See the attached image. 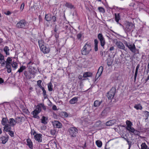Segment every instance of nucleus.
Returning <instances> with one entry per match:
<instances>
[{
	"label": "nucleus",
	"mask_w": 149,
	"mask_h": 149,
	"mask_svg": "<svg viewBox=\"0 0 149 149\" xmlns=\"http://www.w3.org/2000/svg\"><path fill=\"white\" fill-rule=\"evenodd\" d=\"M6 68L7 69V71L8 73H10L11 72V65L10 64H6Z\"/></svg>",
	"instance_id": "obj_35"
},
{
	"label": "nucleus",
	"mask_w": 149,
	"mask_h": 149,
	"mask_svg": "<svg viewBox=\"0 0 149 149\" xmlns=\"http://www.w3.org/2000/svg\"><path fill=\"white\" fill-rule=\"evenodd\" d=\"M65 6L71 9L74 8V6L73 5H72L71 3L68 2H66L65 3Z\"/></svg>",
	"instance_id": "obj_30"
},
{
	"label": "nucleus",
	"mask_w": 149,
	"mask_h": 149,
	"mask_svg": "<svg viewBox=\"0 0 149 149\" xmlns=\"http://www.w3.org/2000/svg\"><path fill=\"white\" fill-rule=\"evenodd\" d=\"M11 125L9 124H8L5 125L3 127V132H8V131L11 130Z\"/></svg>",
	"instance_id": "obj_16"
},
{
	"label": "nucleus",
	"mask_w": 149,
	"mask_h": 149,
	"mask_svg": "<svg viewBox=\"0 0 149 149\" xmlns=\"http://www.w3.org/2000/svg\"><path fill=\"white\" fill-rule=\"evenodd\" d=\"M10 49L9 47L7 46L5 47L3 49V51L6 55H8L10 54L9 51Z\"/></svg>",
	"instance_id": "obj_29"
},
{
	"label": "nucleus",
	"mask_w": 149,
	"mask_h": 149,
	"mask_svg": "<svg viewBox=\"0 0 149 149\" xmlns=\"http://www.w3.org/2000/svg\"><path fill=\"white\" fill-rule=\"evenodd\" d=\"M8 123L11 126L14 127L16 124L15 120L13 118H10L9 120Z\"/></svg>",
	"instance_id": "obj_23"
},
{
	"label": "nucleus",
	"mask_w": 149,
	"mask_h": 149,
	"mask_svg": "<svg viewBox=\"0 0 149 149\" xmlns=\"http://www.w3.org/2000/svg\"><path fill=\"white\" fill-rule=\"evenodd\" d=\"M114 15L116 21L117 23H118L120 17V13H118L117 14L115 13L114 14Z\"/></svg>",
	"instance_id": "obj_31"
},
{
	"label": "nucleus",
	"mask_w": 149,
	"mask_h": 149,
	"mask_svg": "<svg viewBox=\"0 0 149 149\" xmlns=\"http://www.w3.org/2000/svg\"><path fill=\"white\" fill-rule=\"evenodd\" d=\"M62 113L63 114V117H64V118L68 117V115L67 112L65 111H62Z\"/></svg>",
	"instance_id": "obj_51"
},
{
	"label": "nucleus",
	"mask_w": 149,
	"mask_h": 149,
	"mask_svg": "<svg viewBox=\"0 0 149 149\" xmlns=\"http://www.w3.org/2000/svg\"><path fill=\"white\" fill-rule=\"evenodd\" d=\"M9 120H8L7 117L6 118H3L1 121V124L2 125L4 126L8 123Z\"/></svg>",
	"instance_id": "obj_22"
},
{
	"label": "nucleus",
	"mask_w": 149,
	"mask_h": 149,
	"mask_svg": "<svg viewBox=\"0 0 149 149\" xmlns=\"http://www.w3.org/2000/svg\"><path fill=\"white\" fill-rule=\"evenodd\" d=\"M94 49L95 52L98 50V45H94Z\"/></svg>",
	"instance_id": "obj_59"
},
{
	"label": "nucleus",
	"mask_w": 149,
	"mask_h": 149,
	"mask_svg": "<svg viewBox=\"0 0 149 149\" xmlns=\"http://www.w3.org/2000/svg\"><path fill=\"white\" fill-rule=\"evenodd\" d=\"M45 19L47 21H52V23L55 24V21H56V17L55 16H52L51 14H46Z\"/></svg>",
	"instance_id": "obj_8"
},
{
	"label": "nucleus",
	"mask_w": 149,
	"mask_h": 149,
	"mask_svg": "<svg viewBox=\"0 0 149 149\" xmlns=\"http://www.w3.org/2000/svg\"><path fill=\"white\" fill-rule=\"evenodd\" d=\"M39 113L40 112L36 110H34L31 113L33 114L34 118L39 119L40 118V117L38 115Z\"/></svg>",
	"instance_id": "obj_18"
},
{
	"label": "nucleus",
	"mask_w": 149,
	"mask_h": 149,
	"mask_svg": "<svg viewBox=\"0 0 149 149\" xmlns=\"http://www.w3.org/2000/svg\"><path fill=\"white\" fill-rule=\"evenodd\" d=\"M120 74L118 73H116L115 79L116 80H118L119 79Z\"/></svg>",
	"instance_id": "obj_49"
},
{
	"label": "nucleus",
	"mask_w": 149,
	"mask_h": 149,
	"mask_svg": "<svg viewBox=\"0 0 149 149\" xmlns=\"http://www.w3.org/2000/svg\"><path fill=\"white\" fill-rule=\"evenodd\" d=\"M8 132H9L8 134L11 137H13L14 136V133L13 131L10 130L9 131H8Z\"/></svg>",
	"instance_id": "obj_50"
},
{
	"label": "nucleus",
	"mask_w": 149,
	"mask_h": 149,
	"mask_svg": "<svg viewBox=\"0 0 149 149\" xmlns=\"http://www.w3.org/2000/svg\"><path fill=\"white\" fill-rule=\"evenodd\" d=\"M39 47L41 52L44 54L48 53L50 51V49L48 45H46L42 40L38 41Z\"/></svg>",
	"instance_id": "obj_1"
},
{
	"label": "nucleus",
	"mask_w": 149,
	"mask_h": 149,
	"mask_svg": "<svg viewBox=\"0 0 149 149\" xmlns=\"http://www.w3.org/2000/svg\"><path fill=\"white\" fill-rule=\"evenodd\" d=\"M107 65L108 66H111L113 62V60L112 59H109L107 60Z\"/></svg>",
	"instance_id": "obj_36"
},
{
	"label": "nucleus",
	"mask_w": 149,
	"mask_h": 149,
	"mask_svg": "<svg viewBox=\"0 0 149 149\" xmlns=\"http://www.w3.org/2000/svg\"><path fill=\"white\" fill-rule=\"evenodd\" d=\"M50 132L52 135H54L55 134L56 130L55 129L53 130H51Z\"/></svg>",
	"instance_id": "obj_57"
},
{
	"label": "nucleus",
	"mask_w": 149,
	"mask_h": 149,
	"mask_svg": "<svg viewBox=\"0 0 149 149\" xmlns=\"http://www.w3.org/2000/svg\"><path fill=\"white\" fill-rule=\"evenodd\" d=\"M135 135H139V132L137 130H135L134 132L133 133Z\"/></svg>",
	"instance_id": "obj_53"
},
{
	"label": "nucleus",
	"mask_w": 149,
	"mask_h": 149,
	"mask_svg": "<svg viewBox=\"0 0 149 149\" xmlns=\"http://www.w3.org/2000/svg\"><path fill=\"white\" fill-rule=\"evenodd\" d=\"M126 141H127L129 145V146L128 149H130V148L131 146L132 142L131 141H129L128 139H127Z\"/></svg>",
	"instance_id": "obj_52"
},
{
	"label": "nucleus",
	"mask_w": 149,
	"mask_h": 149,
	"mask_svg": "<svg viewBox=\"0 0 149 149\" xmlns=\"http://www.w3.org/2000/svg\"><path fill=\"white\" fill-rule=\"evenodd\" d=\"M135 130V129L133 127H131L128 129L127 130L129 131V132H131L132 133H133L134 132V131Z\"/></svg>",
	"instance_id": "obj_48"
},
{
	"label": "nucleus",
	"mask_w": 149,
	"mask_h": 149,
	"mask_svg": "<svg viewBox=\"0 0 149 149\" xmlns=\"http://www.w3.org/2000/svg\"><path fill=\"white\" fill-rule=\"evenodd\" d=\"M78 98V97H74L69 101V103L71 104H75L77 102Z\"/></svg>",
	"instance_id": "obj_17"
},
{
	"label": "nucleus",
	"mask_w": 149,
	"mask_h": 149,
	"mask_svg": "<svg viewBox=\"0 0 149 149\" xmlns=\"http://www.w3.org/2000/svg\"><path fill=\"white\" fill-rule=\"evenodd\" d=\"M92 75V73L89 72H87L84 73L83 76L84 77H91Z\"/></svg>",
	"instance_id": "obj_32"
},
{
	"label": "nucleus",
	"mask_w": 149,
	"mask_h": 149,
	"mask_svg": "<svg viewBox=\"0 0 149 149\" xmlns=\"http://www.w3.org/2000/svg\"><path fill=\"white\" fill-rule=\"evenodd\" d=\"M124 43L132 53L135 54L137 52L138 53L139 52V49L136 48L135 45L134 43L131 42H128L125 41H124Z\"/></svg>",
	"instance_id": "obj_4"
},
{
	"label": "nucleus",
	"mask_w": 149,
	"mask_h": 149,
	"mask_svg": "<svg viewBox=\"0 0 149 149\" xmlns=\"http://www.w3.org/2000/svg\"><path fill=\"white\" fill-rule=\"evenodd\" d=\"M102 123L101 121L99 120L97 121L95 124V126L96 127H102Z\"/></svg>",
	"instance_id": "obj_39"
},
{
	"label": "nucleus",
	"mask_w": 149,
	"mask_h": 149,
	"mask_svg": "<svg viewBox=\"0 0 149 149\" xmlns=\"http://www.w3.org/2000/svg\"><path fill=\"white\" fill-rule=\"evenodd\" d=\"M134 108L137 110H141L143 109L142 106L140 104H135L134 106Z\"/></svg>",
	"instance_id": "obj_28"
},
{
	"label": "nucleus",
	"mask_w": 149,
	"mask_h": 149,
	"mask_svg": "<svg viewBox=\"0 0 149 149\" xmlns=\"http://www.w3.org/2000/svg\"><path fill=\"white\" fill-rule=\"evenodd\" d=\"M97 37L100 41L101 46L102 47L103 49H104V46L106 42L105 39L102 34L101 33L98 34L97 36Z\"/></svg>",
	"instance_id": "obj_10"
},
{
	"label": "nucleus",
	"mask_w": 149,
	"mask_h": 149,
	"mask_svg": "<svg viewBox=\"0 0 149 149\" xmlns=\"http://www.w3.org/2000/svg\"><path fill=\"white\" fill-rule=\"evenodd\" d=\"M28 22L24 19L20 20L16 24V27L18 29H26L29 28Z\"/></svg>",
	"instance_id": "obj_3"
},
{
	"label": "nucleus",
	"mask_w": 149,
	"mask_h": 149,
	"mask_svg": "<svg viewBox=\"0 0 149 149\" xmlns=\"http://www.w3.org/2000/svg\"><path fill=\"white\" fill-rule=\"evenodd\" d=\"M24 3H23L22 4L21 6H20V9L22 10L24 7Z\"/></svg>",
	"instance_id": "obj_61"
},
{
	"label": "nucleus",
	"mask_w": 149,
	"mask_h": 149,
	"mask_svg": "<svg viewBox=\"0 0 149 149\" xmlns=\"http://www.w3.org/2000/svg\"><path fill=\"white\" fill-rule=\"evenodd\" d=\"M24 77L27 79H29L31 78L32 76L33 75L32 73L30 71H24L23 73Z\"/></svg>",
	"instance_id": "obj_11"
},
{
	"label": "nucleus",
	"mask_w": 149,
	"mask_h": 149,
	"mask_svg": "<svg viewBox=\"0 0 149 149\" xmlns=\"http://www.w3.org/2000/svg\"><path fill=\"white\" fill-rule=\"evenodd\" d=\"M27 145L31 149H33V143L30 139L28 138L26 139Z\"/></svg>",
	"instance_id": "obj_21"
},
{
	"label": "nucleus",
	"mask_w": 149,
	"mask_h": 149,
	"mask_svg": "<svg viewBox=\"0 0 149 149\" xmlns=\"http://www.w3.org/2000/svg\"><path fill=\"white\" fill-rule=\"evenodd\" d=\"M42 80H39L37 81V85L38 86L39 85L41 84L42 83Z\"/></svg>",
	"instance_id": "obj_63"
},
{
	"label": "nucleus",
	"mask_w": 149,
	"mask_h": 149,
	"mask_svg": "<svg viewBox=\"0 0 149 149\" xmlns=\"http://www.w3.org/2000/svg\"><path fill=\"white\" fill-rule=\"evenodd\" d=\"M36 109L35 110H36L39 112H40L42 110L41 106L40 105V104H39L37 106H36Z\"/></svg>",
	"instance_id": "obj_38"
},
{
	"label": "nucleus",
	"mask_w": 149,
	"mask_h": 149,
	"mask_svg": "<svg viewBox=\"0 0 149 149\" xmlns=\"http://www.w3.org/2000/svg\"><path fill=\"white\" fill-rule=\"evenodd\" d=\"M82 36V34L81 33V32L79 33L77 35V38L80 40H81V37Z\"/></svg>",
	"instance_id": "obj_47"
},
{
	"label": "nucleus",
	"mask_w": 149,
	"mask_h": 149,
	"mask_svg": "<svg viewBox=\"0 0 149 149\" xmlns=\"http://www.w3.org/2000/svg\"><path fill=\"white\" fill-rule=\"evenodd\" d=\"M138 73L135 72L134 75V81H136V78L137 75Z\"/></svg>",
	"instance_id": "obj_60"
},
{
	"label": "nucleus",
	"mask_w": 149,
	"mask_h": 149,
	"mask_svg": "<svg viewBox=\"0 0 149 149\" xmlns=\"http://www.w3.org/2000/svg\"><path fill=\"white\" fill-rule=\"evenodd\" d=\"M127 124V127H126V130L131 127L132 125V123L130 121L127 120L126 121Z\"/></svg>",
	"instance_id": "obj_33"
},
{
	"label": "nucleus",
	"mask_w": 149,
	"mask_h": 149,
	"mask_svg": "<svg viewBox=\"0 0 149 149\" xmlns=\"http://www.w3.org/2000/svg\"><path fill=\"white\" fill-rule=\"evenodd\" d=\"M111 109V107H105L101 113L100 114L101 116L103 117L106 116L108 113L110 112Z\"/></svg>",
	"instance_id": "obj_12"
},
{
	"label": "nucleus",
	"mask_w": 149,
	"mask_h": 149,
	"mask_svg": "<svg viewBox=\"0 0 149 149\" xmlns=\"http://www.w3.org/2000/svg\"><path fill=\"white\" fill-rule=\"evenodd\" d=\"M0 60H1V61L4 60V56L1 53H0Z\"/></svg>",
	"instance_id": "obj_56"
},
{
	"label": "nucleus",
	"mask_w": 149,
	"mask_h": 149,
	"mask_svg": "<svg viewBox=\"0 0 149 149\" xmlns=\"http://www.w3.org/2000/svg\"><path fill=\"white\" fill-rule=\"evenodd\" d=\"M42 93L44 97H45L47 96V95L46 94V91L44 88L43 89H42Z\"/></svg>",
	"instance_id": "obj_54"
},
{
	"label": "nucleus",
	"mask_w": 149,
	"mask_h": 149,
	"mask_svg": "<svg viewBox=\"0 0 149 149\" xmlns=\"http://www.w3.org/2000/svg\"><path fill=\"white\" fill-rule=\"evenodd\" d=\"M94 45H98L99 42L97 39H95L94 40Z\"/></svg>",
	"instance_id": "obj_62"
},
{
	"label": "nucleus",
	"mask_w": 149,
	"mask_h": 149,
	"mask_svg": "<svg viewBox=\"0 0 149 149\" xmlns=\"http://www.w3.org/2000/svg\"><path fill=\"white\" fill-rule=\"evenodd\" d=\"M34 139L39 143L42 142V135L41 134H36L34 135Z\"/></svg>",
	"instance_id": "obj_13"
},
{
	"label": "nucleus",
	"mask_w": 149,
	"mask_h": 149,
	"mask_svg": "<svg viewBox=\"0 0 149 149\" xmlns=\"http://www.w3.org/2000/svg\"><path fill=\"white\" fill-rule=\"evenodd\" d=\"M40 105L41 106V107H42L44 110L45 111L46 110V107L45 106L44 104L42 103H40Z\"/></svg>",
	"instance_id": "obj_55"
},
{
	"label": "nucleus",
	"mask_w": 149,
	"mask_h": 149,
	"mask_svg": "<svg viewBox=\"0 0 149 149\" xmlns=\"http://www.w3.org/2000/svg\"><path fill=\"white\" fill-rule=\"evenodd\" d=\"M123 28L126 33L132 32L134 28V25L132 22H127L125 24V26H123Z\"/></svg>",
	"instance_id": "obj_5"
},
{
	"label": "nucleus",
	"mask_w": 149,
	"mask_h": 149,
	"mask_svg": "<svg viewBox=\"0 0 149 149\" xmlns=\"http://www.w3.org/2000/svg\"><path fill=\"white\" fill-rule=\"evenodd\" d=\"M26 69V67L25 66L22 65L20 66L19 69L18 70L17 73L19 72V75L21 73L23 72V71Z\"/></svg>",
	"instance_id": "obj_27"
},
{
	"label": "nucleus",
	"mask_w": 149,
	"mask_h": 149,
	"mask_svg": "<svg viewBox=\"0 0 149 149\" xmlns=\"http://www.w3.org/2000/svg\"><path fill=\"white\" fill-rule=\"evenodd\" d=\"M116 123L115 120H111L107 122L106 123V125L107 126H112Z\"/></svg>",
	"instance_id": "obj_25"
},
{
	"label": "nucleus",
	"mask_w": 149,
	"mask_h": 149,
	"mask_svg": "<svg viewBox=\"0 0 149 149\" xmlns=\"http://www.w3.org/2000/svg\"><path fill=\"white\" fill-rule=\"evenodd\" d=\"M63 27L64 28H65L66 29L67 32L68 33H70L71 32V31L73 29H74L75 31H76V30L74 29V28L72 27L69 24H67L65 26H63Z\"/></svg>",
	"instance_id": "obj_14"
},
{
	"label": "nucleus",
	"mask_w": 149,
	"mask_h": 149,
	"mask_svg": "<svg viewBox=\"0 0 149 149\" xmlns=\"http://www.w3.org/2000/svg\"><path fill=\"white\" fill-rule=\"evenodd\" d=\"M148 68L146 70V72L147 73H148L149 72V62L147 65Z\"/></svg>",
	"instance_id": "obj_64"
},
{
	"label": "nucleus",
	"mask_w": 149,
	"mask_h": 149,
	"mask_svg": "<svg viewBox=\"0 0 149 149\" xmlns=\"http://www.w3.org/2000/svg\"><path fill=\"white\" fill-rule=\"evenodd\" d=\"M96 143L97 146L99 148H100L102 145V141L100 140H97L96 141Z\"/></svg>",
	"instance_id": "obj_40"
},
{
	"label": "nucleus",
	"mask_w": 149,
	"mask_h": 149,
	"mask_svg": "<svg viewBox=\"0 0 149 149\" xmlns=\"http://www.w3.org/2000/svg\"><path fill=\"white\" fill-rule=\"evenodd\" d=\"M141 149H148L147 146L145 143H142L141 145Z\"/></svg>",
	"instance_id": "obj_41"
},
{
	"label": "nucleus",
	"mask_w": 149,
	"mask_h": 149,
	"mask_svg": "<svg viewBox=\"0 0 149 149\" xmlns=\"http://www.w3.org/2000/svg\"><path fill=\"white\" fill-rule=\"evenodd\" d=\"M56 40V34L55 33L54 36H52L50 38V45H53L55 43V41Z\"/></svg>",
	"instance_id": "obj_20"
},
{
	"label": "nucleus",
	"mask_w": 149,
	"mask_h": 149,
	"mask_svg": "<svg viewBox=\"0 0 149 149\" xmlns=\"http://www.w3.org/2000/svg\"><path fill=\"white\" fill-rule=\"evenodd\" d=\"M48 118L47 117L43 116L42 117L41 119V122L45 124L46 125L47 124L48 122Z\"/></svg>",
	"instance_id": "obj_26"
},
{
	"label": "nucleus",
	"mask_w": 149,
	"mask_h": 149,
	"mask_svg": "<svg viewBox=\"0 0 149 149\" xmlns=\"http://www.w3.org/2000/svg\"><path fill=\"white\" fill-rule=\"evenodd\" d=\"M11 65H12V67L14 68V70H15L17 67V63L16 62H15L14 61L10 64Z\"/></svg>",
	"instance_id": "obj_37"
},
{
	"label": "nucleus",
	"mask_w": 149,
	"mask_h": 149,
	"mask_svg": "<svg viewBox=\"0 0 149 149\" xmlns=\"http://www.w3.org/2000/svg\"><path fill=\"white\" fill-rule=\"evenodd\" d=\"M116 92V88L113 87L108 92L107 94V97L109 99L111 100L112 99L115 95Z\"/></svg>",
	"instance_id": "obj_6"
},
{
	"label": "nucleus",
	"mask_w": 149,
	"mask_h": 149,
	"mask_svg": "<svg viewBox=\"0 0 149 149\" xmlns=\"http://www.w3.org/2000/svg\"><path fill=\"white\" fill-rule=\"evenodd\" d=\"M91 50V43L87 42L81 49V54L83 55H87L89 53Z\"/></svg>",
	"instance_id": "obj_2"
},
{
	"label": "nucleus",
	"mask_w": 149,
	"mask_h": 149,
	"mask_svg": "<svg viewBox=\"0 0 149 149\" xmlns=\"http://www.w3.org/2000/svg\"><path fill=\"white\" fill-rule=\"evenodd\" d=\"M52 85L51 83L50 82L48 85V88L49 91H52Z\"/></svg>",
	"instance_id": "obj_44"
},
{
	"label": "nucleus",
	"mask_w": 149,
	"mask_h": 149,
	"mask_svg": "<svg viewBox=\"0 0 149 149\" xmlns=\"http://www.w3.org/2000/svg\"><path fill=\"white\" fill-rule=\"evenodd\" d=\"M98 9L100 12L102 13H103L105 12V10L102 7H99Z\"/></svg>",
	"instance_id": "obj_45"
},
{
	"label": "nucleus",
	"mask_w": 149,
	"mask_h": 149,
	"mask_svg": "<svg viewBox=\"0 0 149 149\" xmlns=\"http://www.w3.org/2000/svg\"><path fill=\"white\" fill-rule=\"evenodd\" d=\"M9 136L7 135V136H2L0 137V140L2 141L1 143L3 144H5L8 141Z\"/></svg>",
	"instance_id": "obj_15"
},
{
	"label": "nucleus",
	"mask_w": 149,
	"mask_h": 149,
	"mask_svg": "<svg viewBox=\"0 0 149 149\" xmlns=\"http://www.w3.org/2000/svg\"><path fill=\"white\" fill-rule=\"evenodd\" d=\"M68 131L71 137H75L78 133V130L75 127H72L68 129Z\"/></svg>",
	"instance_id": "obj_7"
},
{
	"label": "nucleus",
	"mask_w": 149,
	"mask_h": 149,
	"mask_svg": "<svg viewBox=\"0 0 149 149\" xmlns=\"http://www.w3.org/2000/svg\"><path fill=\"white\" fill-rule=\"evenodd\" d=\"M22 117H17L15 118V120L16 123H19L22 122Z\"/></svg>",
	"instance_id": "obj_34"
},
{
	"label": "nucleus",
	"mask_w": 149,
	"mask_h": 149,
	"mask_svg": "<svg viewBox=\"0 0 149 149\" xmlns=\"http://www.w3.org/2000/svg\"><path fill=\"white\" fill-rule=\"evenodd\" d=\"M113 42L116 44L118 48L121 49L125 50V46L120 41H118L117 39H114Z\"/></svg>",
	"instance_id": "obj_9"
},
{
	"label": "nucleus",
	"mask_w": 149,
	"mask_h": 149,
	"mask_svg": "<svg viewBox=\"0 0 149 149\" xmlns=\"http://www.w3.org/2000/svg\"><path fill=\"white\" fill-rule=\"evenodd\" d=\"M12 59L11 58L8 57L5 62L6 64H10L12 63Z\"/></svg>",
	"instance_id": "obj_42"
},
{
	"label": "nucleus",
	"mask_w": 149,
	"mask_h": 149,
	"mask_svg": "<svg viewBox=\"0 0 149 149\" xmlns=\"http://www.w3.org/2000/svg\"><path fill=\"white\" fill-rule=\"evenodd\" d=\"M62 126V125L61 123L59 121L56 120V128H61Z\"/></svg>",
	"instance_id": "obj_43"
},
{
	"label": "nucleus",
	"mask_w": 149,
	"mask_h": 149,
	"mask_svg": "<svg viewBox=\"0 0 149 149\" xmlns=\"http://www.w3.org/2000/svg\"><path fill=\"white\" fill-rule=\"evenodd\" d=\"M102 100L100 101L99 100H96L94 101L93 105L95 107H98L102 103Z\"/></svg>",
	"instance_id": "obj_24"
},
{
	"label": "nucleus",
	"mask_w": 149,
	"mask_h": 149,
	"mask_svg": "<svg viewBox=\"0 0 149 149\" xmlns=\"http://www.w3.org/2000/svg\"><path fill=\"white\" fill-rule=\"evenodd\" d=\"M52 125L55 128V126H56V120L53 121L52 122Z\"/></svg>",
	"instance_id": "obj_58"
},
{
	"label": "nucleus",
	"mask_w": 149,
	"mask_h": 149,
	"mask_svg": "<svg viewBox=\"0 0 149 149\" xmlns=\"http://www.w3.org/2000/svg\"><path fill=\"white\" fill-rule=\"evenodd\" d=\"M103 70V67L102 66H100L96 74V77L97 76L98 78L100 76L102 73Z\"/></svg>",
	"instance_id": "obj_19"
},
{
	"label": "nucleus",
	"mask_w": 149,
	"mask_h": 149,
	"mask_svg": "<svg viewBox=\"0 0 149 149\" xmlns=\"http://www.w3.org/2000/svg\"><path fill=\"white\" fill-rule=\"evenodd\" d=\"M144 114L145 115V116L146 119H147L148 118L149 115V112L147 111H145L144 112Z\"/></svg>",
	"instance_id": "obj_46"
}]
</instances>
